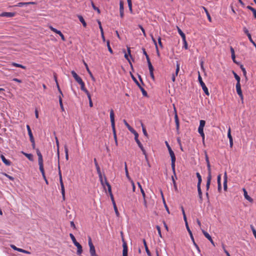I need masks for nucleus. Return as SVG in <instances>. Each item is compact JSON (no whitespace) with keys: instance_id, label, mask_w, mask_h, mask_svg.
<instances>
[{"instance_id":"f257e3e1","label":"nucleus","mask_w":256,"mask_h":256,"mask_svg":"<svg viewBox=\"0 0 256 256\" xmlns=\"http://www.w3.org/2000/svg\"><path fill=\"white\" fill-rule=\"evenodd\" d=\"M110 119L111 122L112 127V132L114 134V137L115 140L116 145H118L117 137L116 134V131L115 128V123H114V114L112 109L110 110Z\"/></svg>"},{"instance_id":"f03ea898","label":"nucleus","mask_w":256,"mask_h":256,"mask_svg":"<svg viewBox=\"0 0 256 256\" xmlns=\"http://www.w3.org/2000/svg\"><path fill=\"white\" fill-rule=\"evenodd\" d=\"M168 152L170 154V155L171 158V160H172V168L173 172L174 174L176 176V170H175V162H176V156L174 152L172 151V149H170L168 150Z\"/></svg>"},{"instance_id":"7ed1b4c3","label":"nucleus","mask_w":256,"mask_h":256,"mask_svg":"<svg viewBox=\"0 0 256 256\" xmlns=\"http://www.w3.org/2000/svg\"><path fill=\"white\" fill-rule=\"evenodd\" d=\"M198 80L204 93L207 96H209L210 94L208 92V88L206 86L205 84L202 81V78L200 74H198Z\"/></svg>"},{"instance_id":"20e7f679","label":"nucleus","mask_w":256,"mask_h":256,"mask_svg":"<svg viewBox=\"0 0 256 256\" xmlns=\"http://www.w3.org/2000/svg\"><path fill=\"white\" fill-rule=\"evenodd\" d=\"M88 245L90 246V252L91 256H98L96 253V250L94 244L92 243V239L90 237L88 238Z\"/></svg>"},{"instance_id":"39448f33","label":"nucleus","mask_w":256,"mask_h":256,"mask_svg":"<svg viewBox=\"0 0 256 256\" xmlns=\"http://www.w3.org/2000/svg\"><path fill=\"white\" fill-rule=\"evenodd\" d=\"M48 28H49L52 30V31L53 32L58 34L61 38L62 40H63V41H65L66 40V39H65V38L64 36V34L62 33V32L60 31V30H58L57 29L54 28V27H52V26H48Z\"/></svg>"},{"instance_id":"423d86ee","label":"nucleus","mask_w":256,"mask_h":256,"mask_svg":"<svg viewBox=\"0 0 256 256\" xmlns=\"http://www.w3.org/2000/svg\"><path fill=\"white\" fill-rule=\"evenodd\" d=\"M122 241L123 248L122 256H128V248L127 244L123 238H122Z\"/></svg>"},{"instance_id":"0eeeda50","label":"nucleus","mask_w":256,"mask_h":256,"mask_svg":"<svg viewBox=\"0 0 256 256\" xmlns=\"http://www.w3.org/2000/svg\"><path fill=\"white\" fill-rule=\"evenodd\" d=\"M59 175H60V187H61V192H62V195L63 198L64 199L65 191H64V183L62 182V176L60 171L59 172Z\"/></svg>"},{"instance_id":"6e6552de","label":"nucleus","mask_w":256,"mask_h":256,"mask_svg":"<svg viewBox=\"0 0 256 256\" xmlns=\"http://www.w3.org/2000/svg\"><path fill=\"white\" fill-rule=\"evenodd\" d=\"M236 87L238 94L239 96L242 100L243 101L244 96L242 94V90H241L240 84H236Z\"/></svg>"},{"instance_id":"1a4fd4ad","label":"nucleus","mask_w":256,"mask_h":256,"mask_svg":"<svg viewBox=\"0 0 256 256\" xmlns=\"http://www.w3.org/2000/svg\"><path fill=\"white\" fill-rule=\"evenodd\" d=\"M105 182H106V186L108 187V191L110 194V198L112 200V202H115L114 200V198L113 194L112 192L111 186H110V184H109V182L107 181L106 178V177H105Z\"/></svg>"},{"instance_id":"9d476101","label":"nucleus","mask_w":256,"mask_h":256,"mask_svg":"<svg viewBox=\"0 0 256 256\" xmlns=\"http://www.w3.org/2000/svg\"><path fill=\"white\" fill-rule=\"evenodd\" d=\"M180 62L177 61L176 62V72L174 74H172V82H175L176 80V77L178 76V73L180 71Z\"/></svg>"},{"instance_id":"9b49d317","label":"nucleus","mask_w":256,"mask_h":256,"mask_svg":"<svg viewBox=\"0 0 256 256\" xmlns=\"http://www.w3.org/2000/svg\"><path fill=\"white\" fill-rule=\"evenodd\" d=\"M16 16V12H3L0 14V16L11 18Z\"/></svg>"},{"instance_id":"f8f14e48","label":"nucleus","mask_w":256,"mask_h":256,"mask_svg":"<svg viewBox=\"0 0 256 256\" xmlns=\"http://www.w3.org/2000/svg\"><path fill=\"white\" fill-rule=\"evenodd\" d=\"M36 3L35 2H20L16 4L14 6L18 7H22L23 6H26L30 4H35Z\"/></svg>"},{"instance_id":"ddd939ff","label":"nucleus","mask_w":256,"mask_h":256,"mask_svg":"<svg viewBox=\"0 0 256 256\" xmlns=\"http://www.w3.org/2000/svg\"><path fill=\"white\" fill-rule=\"evenodd\" d=\"M71 74L76 81L78 84L82 81L81 78L79 76L74 70H72Z\"/></svg>"},{"instance_id":"4468645a","label":"nucleus","mask_w":256,"mask_h":256,"mask_svg":"<svg viewBox=\"0 0 256 256\" xmlns=\"http://www.w3.org/2000/svg\"><path fill=\"white\" fill-rule=\"evenodd\" d=\"M36 154L38 156V164H43L42 156L40 152V150L38 148H37L36 150Z\"/></svg>"},{"instance_id":"2eb2a0df","label":"nucleus","mask_w":256,"mask_h":256,"mask_svg":"<svg viewBox=\"0 0 256 256\" xmlns=\"http://www.w3.org/2000/svg\"><path fill=\"white\" fill-rule=\"evenodd\" d=\"M36 154L38 156V164H43L42 156L40 152V150L38 148H37L36 150Z\"/></svg>"},{"instance_id":"dca6fc26","label":"nucleus","mask_w":256,"mask_h":256,"mask_svg":"<svg viewBox=\"0 0 256 256\" xmlns=\"http://www.w3.org/2000/svg\"><path fill=\"white\" fill-rule=\"evenodd\" d=\"M97 173H98V178H99L100 181V182L102 186L104 188L105 185H106V182H105V180H103L101 172H97ZM105 177L106 178V176H104V179H105Z\"/></svg>"},{"instance_id":"f3484780","label":"nucleus","mask_w":256,"mask_h":256,"mask_svg":"<svg viewBox=\"0 0 256 256\" xmlns=\"http://www.w3.org/2000/svg\"><path fill=\"white\" fill-rule=\"evenodd\" d=\"M124 122L125 126L128 128V130L134 134L137 132L132 126H130V125L125 120H124Z\"/></svg>"},{"instance_id":"a211bd4d","label":"nucleus","mask_w":256,"mask_h":256,"mask_svg":"<svg viewBox=\"0 0 256 256\" xmlns=\"http://www.w3.org/2000/svg\"><path fill=\"white\" fill-rule=\"evenodd\" d=\"M79 84L80 86V89L82 90L86 94V95L90 94V92H88V91L85 88V84L83 81H82L80 83H79Z\"/></svg>"},{"instance_id":"6ab92c4d","label":"nucleus","mask_w":256,"mask_h":256,"mask_svg":"<svg viewBox=\"0 0 256 256\" xmlns=\"http://www.w3.org/2000/svg\"><path fill=\"white\" fill-rule=\"evenodd\" d=\"M0 158L2 161V162L8 166H10L11 164V162L10 160H7L4 155L2 154L0 156Z\"/></svg>"},{"instance_id":"aec40b11","label":"nucleus","mask_w":256,"mask_h":256,"mask_svg":"<svg viewBox=\"0 0 256 256\" xmlns=\"http://www.w3.org/2000/svg\"><path fill=\"white\" fill-rule=\"evenodd\" d=\"M148 69H149V70H150V76H151V78L154 80V68L152 64L151 63H150L149 64H148Z\"/></svg>"},{"instance_id":"412c9836","label":"nucleus","mask_w":256,"mask_h":256,"mask_svg":"<svg viewBox=\"0 0 256 256\" xmlns=\"http://www.w3.org/2000/svg\"><path fill=\"white\" fill-rule=\"evenodd\" d=\"M124 57L128 61V62H130V64L131 66H132V64L130 62V58H129V57H130V58H132V55L130 54V48H128V54H126V53L125 54Z\"/></svg>"},{"instance_id":"4be33fe9","label":"nucleus","mask_w":256,"mask_h":256,"mask_svg":"<svg viewBox=\"0 0 256 256\" xmlns=\"http://www.w3.org/2000/svg\"><path fill=\"white\" fill-rule=\"evenodd\" d=\"M134 140H135L136 142L137 143L138 146H139V148L142 147L143 146L138 138V133L136 132V133L134 134Z\"/></svg>"},{"instance_id":"5701e85b","label":"nucleus","mask_w":256,"mask_h":256,"mask_svg":"<svg viewBox=\"0 0 256 256\" xmlns=\"http://www.w3.org/2000/svg\"><path fill=\"white\" fill-rule=\"evenodd\" d=\"M244 198L250 202H252V199L248 194V192L245 188H243Z\"/></svg>"},{"instance_id":"b1692460","label":"nucleus","mask_w":256,"mask_h":256,"mask_svg":"<svg viewBox=\"0 0 256 256\" xmlns=\"http://www.w3.org/2000/svg\"><path fill=\"white\" fill-rule=\"evenodd\" d=\"M212 180V176H208L207 177V181L206 184V190L208 191L210 188V182Z\"/></svg>"},{"instance_id":"393cba45","label":"nucleus","mask_w":256,"mask_h":256,"mask_svg":"<svg viewBox=\"0 0 256 256\" xmlns=\"http://www.w3.org/2000/svg\"><path fill=\"white\" fill-rule=\"evenodd\" d=\"M22 153L26 156L30 160L33 161V156L30 154H27L24 152H22Z\"/></svg>"},{"instance_id":"a878e982","label":"nucleus","mask_w":256,"mask_h":256,"mask_svg":"<svg viewBox=\"0 0 256 256\" xmlns=\"http://www.w3.org/2000/svg\"><path fill=\"white\" fill-rule=\"evenodd\" d=\"M142 52H143V54L146 56V60H147V62H148V64H149L150 63H151L150 61V58L148 56V54L146 53V50L145 48H142Z\"/></svg>"},{"instance_id":"bb28decb","label":"nucleus","mask_w":256,"mask_h":256,"mask_svg":"<svg viewBox=\"0 0 256 256\" xmlns=\"http://www.w3.org/2000/svg\"><path fill=\"white\" fill-rule=\"evenodd\" d=\"M198 195L200 199V202H202L203 200L202 193L201 188L198 189Z\"/></svg>"},{"instance_id":"cd10ccee","label":"nucleus","mask_w":256,"mask_h":256,"mask_svg":"<svg viewBox=\"0 0 256 256\" xmlns=\"http://www.w3.org/2000/svg\"><path fill=\"white\" fill-rule=\"evenodd\" d=\"M178 32L179 34L181 36L182 40L186 38L185 34L181 30V29L177 26Z\"/></svg>"},{"instance_id":"c85d7f7f","label":"nucleus","mask_w":256,"mask_h":256,"mask_svg":"<svg viewBox=\"0 0 256 256\" xmlns=\"http://www.w3.org/2000/svg\"><path fill=\"white\" fill-rule=\"evenodd\" d=\"M202 8L204 9V10L206 14V16L208 17V21L211 22H212V18H211V17H210V14H209L208 10L206 9V8L204 6H202Z\"/></svg>"},{"instance_id":"c756f323","label":"nucleus","mask_w":256,"mask_h":256,"mask_svg":"<svg viewBox=\"0 0 256 256\" xmlns=\"http://www.w3.org/2000/svg\"><path fill=\"white\" fill-rule=\"evenodd\" d=\"M78 18L80 20V21L82 23V26L84 27L86 26V22L84 20V19L83 17L82 16H78Z\"/></svg>"},{"instance_id":"7c9ffc66","label":"nucleus","mask_w":256,"mask_h":256,"mask_svg":"<svg viewBox=\"0 0 256 256\" xmlns=\"http://www.w3.org/2000/svg\"><path fill=\"white\" fill-rule=\"evenodd\" d=\"M84 65L86 66V69L88 71V74H90V77L92 78V79L94 80V81H95V78H94V76H92V72L90 71V70H89V68L88 67V64H86V63H84Z\"/></svg>"},{"instance_id":"2f4dec72","label":"nucleus","mask_w":256,"mask_h":256,"mask_svg":"<svg viewBox=\"0 0 256 256\" xmlns=\"http://www.w3.org/2000/svg\"><path fill=\"white\" fill-rule=\"evenodd\" d=\"M94 165H95L96 169L97 172H101L100 167L98 166V164L96 159V158H94Z\"/></svg>"},{"instance_id":"473e14b6","label":"nucleus","mask_w":256,"mask_h":256,"mask_svg":"<svg viewBox=\"0 0 256 256\" xmlns=\"http://www.w3.org/2000/svg\"><path fill=\"white\" fill-rule=\"evenodd\" d=\"M39 167H40V170L42 174V176H45L44 168V164H38Z\"/></svg>"},{"instance_id":"72a5a7b5","label":"nucleus","mask_w":256,"mask_h":256,"mask_svg":"<svg viewBox=\"0 0 256 256\" xmlns=\"http://www.w3.org/2000/svg\"><path fill=\"white\" fill-rule=\"evenodd\" d=\"M205 124H206L205 120H200V126H199L198 128L204 129V126H205Z\"/></svg>"},{"instance_id":"f704fd0d","label":"nucleus","mask_w":256,"mask_h":256,"mask_svg":"<svg viewBox=\"0 0 256 256\" xmlns=\"http://www.w3.org/2000/svg\"><path fill=\"white\" fill-rule=\"evenodd\" d=\"M205 124H206L205 120H200V126H199L198 128L204 129V126H205Z\"/></svg>"},{"instance_id":"c9c22d12","label":"nucleus","mask_w":256,"mask_h":256,"mask_svg":"<svg viewBox=\"0 0 256 256\" xmlns=\"http://www.w3.org/2000/svg\"><path fill=\"white\" fill-rule=\"evenodd\" d=\"M12 65L16 66V67H18V68H20L22 69H24V70H26V67L23 65H22L20 64H16V63H14V62H13L12 64Z\"/></svg>"},{"instance_id":"e433bc0d","label":"nucleus","mask_w":256,"mask_h":256,"mask_svg":"<svg viewBox=\"0 0 256 256\" xmlns=\"http://www.w3.org/2000/svg\"><path fill=\"white\" fill-rule=\"evenodd\" d=\"M124 170H125V172H126V178L130 180H131V178L128 174V168H127V165H126V163L125 162V166H124Z\"/></svg>"},{"instance_id":"4c0bfd02","label":"nucleus","mask_w":256,"mask_h":256,"mask_svg":"<svg viewBox=\"0 0 256 256\" xmlns=\"http://www.w3.org/2000/svg\"><path fill=\"white\" fill-rule=\"evenodd\" d=\"M198 132L202 138V140H204V129L198 128Z\"/></svg>"},{"instance_id":"58836bf2","label":"nucleus","mask_w":256,"mask_h":256,"mask_svg":"<svg viewBox=\"0 0 256 256\" xmlns=\"http://www.w3.org/2000/svg\"><path fill=\"white\" fill-rule=\"evenodd\" d=\"M160 192H161V194H162V199H163V202H164V207L167 211V212L170 214V211H169V210H168V206H167V205L166 204V202H165V200H164V196H163V194H162V191L161 190L160 191Z\"/></svg>"},{"instance_id":"ea45409f","label":"nucleus","mask_w":256,"mask_h":256,"mask_svg":"<svg viewBox=\"0 0 256 256\" xmlns=\"http://www.w3.org/2000/svg\"><path fill=\"white\" fill-rule=\"evenodd\" d=\"M233 74H234L236 80L237 81L236 84H240V77L234 72H233Z\"/></svg>"},{"instance_id":"a19ab883","label":"nucleus","mask_w":256,"mask_h":256,"mask_svg":"<svg viewBox=\"0 0 256 256\" xmlns=\"http://www.w3.org/2000/svg\"><path fill=\"white\" fill-rule=\"evenodd\" d=\"M91 4H92V8H94V10H96L98 14H100V10L94 5V2H92Z\"/></svg>"},{"instance_id":"79ce46f5","label":"nucleus","mask_w":256,"mask_h":256,"mask_svg":"<svg viewBox=\"0 0 256 256\" xmlns=\"http://www.w3.org/2000/svg\"><path fill=\"white\" fill-rule=\"evenodd\" d=\"M202 232L203 233V234H204V236H205V237L206 238H207L208 240H211V236L208 234V232H206L205 230H202Z\"/></svg>"},{"instance_id":"37998d69","label":"nucleus","mask_w":256,"mask_h":256,"mask_svg":"<svg viewBox=\"0 0 256 256\" xmlns=\"http://www.w3.org/2000/svg\"><path fill=\"white\" fill-rule=\"evenodd\" d=\"M182 40V42H183V44H184V46L183 48L185 49V50H188V43H187V42L186 40V38H184Z\"/></svg>"},{"instance_id":"c03bdc74","label":"nucleus","mask_w":256,"mask_h":256,"mask_svg":"<svg viewBox=\"0 0 256 256\" xmlns=\"http://www.w3.org/2000/svg\"><path fill=\"white\" fill-rule=\"evenodd\" d=\"M228 137L229 139V140H232V138L231 135V129H230V126L228 127Z\"/></svg>"},{"instance_id":"a18cd8bd","label":"nucleus","mask_w":256,"mask_h":256,"mask_svg":"<svg viewBox=\"0 0 256 256\" xmlns=\"http://www.w3.org/2000/svg\"><path fill=\"white\" fill-rule=\"evenodd\" d=\"M64 152L66 154V160H68V148L66 145L64 146Z\"/></svg>"},{"instance_id":"49530a36","label":"nucleus","mask_w":256,"mask_h":256,"mask_svg":"<svg viewBox=\"0 0 256 256\" xmlns=\"http://www.w3.org/2000/svg\"><path fill=\"white\" fill-rule=\"evenodd\" d=\"M206 165H207L208 170V176H212V174H211V168H210V163L207 164Z\"/></svg>"},{"instance_id":"de8ad7c7","label":"nucleus","mask_w":256,"mask_h":256,"mask_svg":"<svg viewBox=\"0 0 256 256\" xmlns=\"http://www.w3.org/2000/svg\"><path fill=\"white\" fill-rule=\"evenodd\" d=\"M127 2H128L129 10L130 11V12H132V0H127Z\"/></svg>"},{"instance_id":"09e8293b","label":"nucleus","mask_w":256,"mask_h":256,"mask_svg":"<svg viewBox=\"0 0 256 256\" xmlns=\"http://www.w3.org/2000/svg\"><path fill=\"white\" fill-rule=\"evenodd\" d=\"M78 250H77V254L79 256H80L82 252V246H80L77 248Z\"/></svg>"},{"instance_id":"8fccbe9b","label":"nucleus","mask_w":256,"mask_h":256,"mask_svg":"<svg viewBox=\"0 0 256 256\" xmlns=\"http://www.w3.org/2000/svg\"><path fill=\"white\" fill-rule=\"evenodd\" d=\"M243 30L244 32L247 35L248 38L249 36H251L248 30L246 27L243 28Z\"/></svg>"},{"instance_id":"3c124183","label":"nucleus","mask_w":256,"mask_h":256,"mask_svg":"<svg viewBox=\"0 0 256 256\" xmlns=\"http://www.w3.org/2000/svg\"><path fill=\"white\" fill-rule=\"evenodd\" d=\"M106 45H107V46H108V51L111 53V54H112L113 53V51L110 46V41L109 40H108L107 42H106Z\"/></svg>"},{"instance_id":"603ef678","label":"nucleus","mask_w":256,"mask_h":256,"mask_svg":"<svg viewBox=\"0 0 256 256\" xmlns=\"http://www.w3.org/2000/svg\"><path fill=\"white\" fill-rule=\"evenodd\" d=\"M87 96H88V99L89 100L90 106L92 107L93 106V104H92V98H91V96H90V94H88Z\"/></svg>"},{"instance_id":"864d4df0","label":"nucleus","mask_w":256,"mask_h":256,"mask_svg":"<svg viewBox=\"0 0 256 256\" xmlns=\"http://www.w3.org/2000/svg\"><path fill=\"white\" fill-rule=\"evenodd\" d=\"M151 38H152V40L153 42L154 43L155 46H156V50L157 52H158V45H157V43H156V40L154 39V38L152 34H151Z\"/></svg>"},{"instance_id":"5fc2aeb1","label":"nucleus","mask_w":256,"mask_h":256,"mask_svg":"<svg viewBox=\"0 0 256 256\" xmlns=\"http://www.w3.org/2000/svg\"><path fill=\"white\" fill-rule=\"evenodd\" d=\"M151 38H152V40L153 42L154 43L155 46H156V50L157 52H158V45H157V43H156V40L154 39V38L152 34H151Z\"/></svg>"},{"instance_id":"6e6d98bb","label":"nucleus","mask_w":256,"mask_h":256,"mask_svg":"<svg viewBox=\"0 0 256 256\" xmlns=\"http://www.w3.org/2000/svg\"><path fill=\"white\" fill-rule=\"evenodd\" d=\"M26 128H27V130H28V136H30L31 135H32V130H31V129L30 128V126L29 125H26Z\"/></svg>"},{"instance_id":"4d7b16f0","label":"nucleus","mask_w":256,"mask_h":256,"mask_svg":"<svg viewBox=\"0 0 256 256\" xmlns=\"http://www.w3.org/2000/svg\"><path fill=\"white\" fill-rule=\"evenodd\" d=\"M60 107L62 110L64 111V106L62 104V98H60Z\"/></svg>"},{"instance_id":"13d9d810","label":"nucleus","mask_w":256,"mask_h":256,"mask_svg":"<svg viewBox=\"0 0 256 256\" xmlns=\"http://www.w3.org/2000/svg\"><path fill=\"white\" fill-rule=\"evenodd\" d=\"M123 10H124V3L122 1H120V11H123Z\"/></svg>"},{"instance_id":"bf43d9fd","label":"nucleus","mask_w":256,"mask_h":256,"mask_svg":"<svg viewBox=\"0 0 256 256\" xmlns=\"http://www.w3.org/2000/svg\"><path fill=\"white\" fill-rule=\"evenodd\" d=\"M156 230H158L159 236L162 238V233H161V230H160V226H156Z\"/></svg>"},{"instance_id":"052dcab7","label":"nucleus","mask_w":256,"mask_h":256,"mask_svg":"<svg viewBox=\"0 0 256 256\" xmlns=\"http://www.w3.org/2000/svg\"><path fill=\"white\" fill-rule=\"evenodd\" d=\"M202 182V178H200V179H198V184H197V188H198V189L201 188L200 184H201Z\"/></svg>"},{"instance_id":"680f3d73","label":"nucleus","mask_w":256,"mask_h":256,"mask_svg":"<svg viewBox=\"0 0 256 256\" xmlns=\"http://www.w3.org/2000/svg\"><path fill=\"white\" fill-rule=\"evenodd\" d=\"M174 120H175V122L176 121H178V114H177V113H176V108H175V106H174Z\"/></svg>"},{"instance_id":"e2e57ef3","label":"nucleus","mask_w":256,"mask_h":256,"mask_svg":"<svg viewBox=\"0 0 256 256\" xmlns=\"http://www.w3.org/2000/svg\"><path fill=\"white\" fill-rule=\"evenodd\" d=\"M138 27L140 28L141 30V31H142V33H143V34L144 36H146V32H145V30L144 29V28L142 26V25L140 24H139L138 25Z\"/></svg>"},{"instance_id":"0e129e2a","label":"nucleus","mask_w":256,"mask_h":256,"mask_svg":"<svg viewBox=\"0 0 256 256\" xmlns=\"http://www.w3.org/2000/svg\"><path fill=\"white\" fill-rule=\"evenodd\" d=\"M19 252H23V253H24V254H30V252L28 251H27L26 250H24V249H22V248H20L19 249V250H18Z\"/></svg>"},{"instance_id":"69168bd1","label":"nucleus","mask_w":256,"mask_h":256,"mask_svg":"<svg viewBox=\"0 0 256 256\" xmlns=\"http://www.w3.org/2000/svg\"><path fill=\"white\" fill-rule=\"evenodd\" d=\"M250 228L252 232V233H253V234L254 236L256 235V229L254 228V226H253V225L251 224L250 226Z\"/></svg>"},{"instance_id":"338daca9","label":"nucleus","mask_w":256,"mask_h":256,"mask_svg":"<svg viewBox=\"0 0 256 256\" xmlns=\"http://www.w3.org/2000/svg\"><path fill=\"white\" fill-rule=\"evenodd\" d=\"M250 228L252 232V233H253V234L254 236L256 235V229L254 228V226H253V225L251 224L250 226Z\"/></svg>"},{"instance_id":"774afa93","label":"nucleus","mask_w":256,"mask_h":256,"mask_svg":"<svg viewBox=\"0 0 256 256\" xmlns=\"http://www.w3.org/2000/svg\"><path fill=\"white\" fill-rule=\"evenodd\" d=\"M70 236L71 238L73 243L74 242L76 241V240L73 234H70Z\"/></svg>"}]
</instances>
